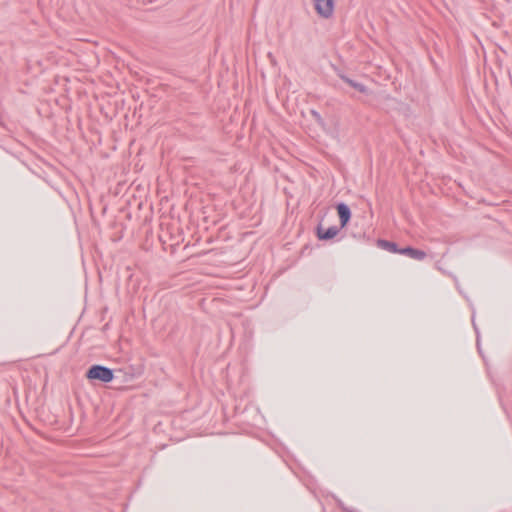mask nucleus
Here are the masks:
<instances>
[{"instance_id": "nucleus-1", "label": "nucleus", "mask_w": 512, "mask_h": 512, "mask_svg": "<svg viewBox=\"0 0 512 512\" xmlns=\"http://www.w3.org/2000/svg\"><path fill=\"white\" fill-rule=\"evenodd\" d=\"M85 376L90 381L102 383H110L116 378L115 370L100 364L91 365L87 369Z\"/></svg>"}, {"instance_id": "nucleus-2", "label": "nucleus", "mask_w": 512, "mask_h": 512, "mask_svg": "<svg viewBox=\"0 0 512 512\" xmlns=\"http://www.w3.org/2000/svg\"><path fill=\"white\" fill-rule=\"evenodd\" d=\"M116 378H121L122 382H130L139 378L144 373V366L142 364H131L123 366L115 371Z\"/></svg>"}, {"instance_id": "nucleus-3", "label": "nucleus", "mask_w": 512, "mask_h": 512, "mask_svg": "<svg viewBox=\"0 0 512 512\" xmlns=\"http://www.w3.org/2000/svg\"><path fill=\"white\" fill-rule=\"evenodd\" d=\"M342 229H344V227L340 224L339 226L333 225L325 229L322 224L319 223L315 229V234L319 241H330L337 237Z\"/></svg>"}, {"instance_id": "nucleus-4", "label": "nucleus", "mask_w": 512, "mask_h": 512, "mask_svg": "<svg viewBox=\"0 0 512 512\" xmlns=\"http://www.w3.org/2000/svg\"><path fill=\"white\" fill-rule=\"evenodd\" d=\"M334 0H314V8L317 14L322 18H329L334 11Z\"/></svg>"}, {"instance_id": "nucleus-5", "label": "nucleus", "mask_w": 512, "mask_h": 512, "mask_svg": "<svg viewBox=\"0 0 512 512\" xmlns=\"http://www.w3.org/2000/svg\"><path fill=\"white\" fill-rule=\"evenodd\" d=\"M335 208L339 217V224L346 228L352 218V211L350 206L345 202H338Z\"/></svg>"}, {"instance_id": "nucleus-6", "label": "nucleus", "mask_w": 512, "mask_h": 512, "mask_svg": "<svg viewBox=\"0 0 512 512\" xmlns=\"http://www.w3.org/2000/svg\"><path fill=\"white\" fill-rule=\"evenodd\" d=\"M400 255H405L409 258L422 261L426 258L427 254L424 250L414 248L412 246L401 247Z\"/></svg>"}, {"instance_id": "nucleus-7", "label": "nucleus", "mask_w": 512, "mask_h": 512, "mask_svg": "<svg viewBox=\"0 0 512 512\" xmlns=\"http://www.w3.org/2000/svg\"><path fill=\"white\" fill-rule=\"evenodd\" d=\"M376 244L380 249L389 253L400 254L401 247L394 241L379 238L376 240Z\"/></svg>"}, {"instance_id": "nucleus-8", "label": "nucleus", "mask_w": 512, "mask_h": 512, "mask_svg": "<svg viewBox=\"0 0 512 512\" xmlns=\"http://www.w3.org/2000/svg\"><path fill=\"white\" fill-rule=\"evenodd\" d=\"M344 82L362 94L367 95L370 92L369 88L366 85H364L363 83H360L358 81H355L349 77H347Z\"/></svg>"}, {"instance_id": "nucleus-9", "label": "nucleus", "mask_w": 512, "mask_h": 512, "mask_svg": "<svg viewBox=\"0 0 512 512\" xmlns=\"http://www.w3.org/2000/svg\"><path fill=\"white\" fill-rule=\"evenodd\" d=\"M310 114L312 115L313 119H314V120H315L319 125L323 126V125L325 124V121H324L323 117L321 116V114H320L318 111H316V110L312 109V110L310 111Z\"/></svg>"}, {"instance_id": "nucleus-10", "label": "nucleus", "mask_w": 512, "mask_h": 512, "mask_svg": "<svg viewBox=\"0 0 512 512\" xmlns=\"http://www.w3.org/2000/svg\"><path fill=\"white\" fill-rule=\"evenodd\" d=\"M333 69H334L335 73L337 74V76H338L341 80L345 81V79L348 77V76L344 73V71H343L342 69H340V68H338V67H336V66H333Z\"/></svg>"}, {"instance_id": "nucleus-11", "label": "nucleus", "mask_w": 512, "mask_h": 512, "mask_svg": "<svg viewBox=\"0 0 512 512\" xmlns=\"http://www.w3.org/2000/svg\"><path fill=\"white\" fill-rule=\"evenodd\" d=\"M358 238H359V239H369L368 237H366V234H365V233L360 234Z\"/></svg>"}, {"instance_id": "nucleus-12", "label": "nucleus", "mask_w": 512, "mask_h": 512, "mask_svg": "<svg viewBox=\"0 0 512 512\" xmlns=\"http://www.w3.org/2000/svg\"><path fill=\"white\" fill-rule=\"evenodd\" d=\"M338 506H339V508H340L341 510H342V507H345V506H344V504H343L342 502H339V503H338Z\"/></svg>"}, {"instance_id": "nucleus-13", "label": "nucleus", "mask_w": 512, "mask_h": 512, "mask_svg": "<svg viewBox=\"0 0 512 512\" xmlns=\"http://www.w3.org/2000/svg\"><path fill=\"white\" fill-rule=\"evenodd\" d=\"M477 347H478L479 352H481V350H480V344H479V340H478V339H477Z\"/></svg>"}, {"instance_id": "nucleus-14", "label": "nucleus", "mask_w": 512, "mask_h": 512, "mask_svg": "<svg viewBox=\"0 0 512 512\" xmlns=\"http://www.w3.org/2000/svg\"><path fill=\"white\" fill-rule=\"evenodd\" d=\"M343 237H344V236H343V235H341V236L337 239V241L342 240V239H343Z\"/></svg>"}]
</instances>
